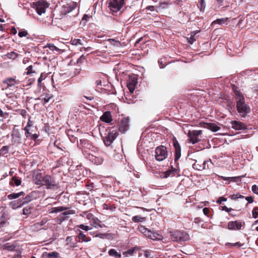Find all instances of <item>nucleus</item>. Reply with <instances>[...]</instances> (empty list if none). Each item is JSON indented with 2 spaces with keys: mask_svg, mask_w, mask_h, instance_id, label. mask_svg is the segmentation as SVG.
Wrapping results in <instances>:
<instances>
[{
  "mask_svg": "<svg viewBox=\"0 0 258 258\" xmlns=\"http://www.w3.org/2000/svg\"><path fill=\"white\" fill-rule=\"evenodd\" d=\"M236 108L239 115L241 117H245L250 111L249 106L245 102L244 97H241L239 100L236 101Z\"/></svg>",
  "mask_w": 258,
  "mask_h": 258,
  "instance_id": "1",
  "label": "nucleus"
},
{
  "mask_svg": "<svg viewBox=\"0 0 258 258\" xmlns=\"http://www.w3.org/2000/svg\"><path fill=\"white\" fill-rule=\"evenodd\" d=\"M170 237L172 241L179 242L185 241L189 239V235L186 232L180 231L171 232Z\"/></svg>",
  "mask_w": 258,
  "mask_h": 258,
  "instance_id": "2",
  "label": "nucleus"
},
{
  "mask_svg": "<svg viewBox=\"0 0 258 258\" xmlns=\"http://www.w3.org/2000/svg\"><path fill=\"white\" fill-rule=\"evenodd\" d=\"M43 186L47 189H55L58 187V182L50 175H45L42 177Z\"/></svg>",
  "mask_w": 258,
  "mask_h": 258,
  "instance_id": "3",
  "label": "nucleus"
},
{
  "mask_svg": "<svg viewBox=\"0 0 258 258\" xmlns=\"http://www.w3.org/2000/svg\"><path fill=\"white\" fill-rule=\"evenodd\" d=\"M155 157L156 160L162 161L165 160L168 156V152L166 147L161 145L157 147L155 149Z\"/></svg>",
  "mask_w": 258,
  "mask_h": 258,
  "instance_id": "4",
  "label": "nucleus"
},
{
  "mask_svg": "<svg viewBox=\"0 0 258 258\" xmlns=\"http://www.w3.org/2000/svg\"><path fill=\"white\" fill-rule=\"evenodd\" d=\"M77 6V3L72 1H62L61 13L63 15H66L74 10Z\"/></svg>",
  "mask_w": 258,
  "mask_h": 258,
  "instance_id": "5",
  "label": "nucleus"
},
{
  "mask_svg": "<svg viewBox=\"0 0 258 258\" xmlns=\"http://www.w3.org/2000/svg\"><path fill=\"white\" fill-rule=\"evenodd\" d=\"M202 131L201 130H194L189 131L187 136L189 138V142L192 144H195L201 141L202 138Z\"/></svg>",
  "mask_w": 258,
  "mask_h": 258,
  "instance_id": "6",
  "label": "nucleus"
},
{
  "mask_svg": "<svg viewBox=\"0 0 258 258\" xmlns=\"http://www.w3.org/2000/svg\"><path fill=\"white\" fill-rule=\"evenodd\" d=\"M93 151L86 150L83 151V153L88 160L95 164H101L103 162V159L94 155L92 152Z\"/></svg>",
  "mask_w": 258,
  "mask_h": 258,
  "instance_id": "7",
  "label": "nucleus"
},
{
  "mask_svg": "<svg viewBox=\"0 0 258 258\" xmlns=\"http://www.w3.org/2000/svg\"><path fill=\"white\" fill-rule=\"evenodd\" d=\"M34 8L35 9L36 12L39 15L45 13L46 9L49 6V4L44 1H39L34 3Z\"/></svg>",
  "mask_w": 258,
  "mask_h": 258,
  "instance_id": "8",
  "label": "nucleus"
},
{
  "mask_svg": "<svg viewBox=\"0 0 258 258\" xmlns=\"http://www.w3.org/2000/svg\"><path fill=\"white\" fill-rule=\"evenodd\" d=\"M124 3V0H110L109 7L113 12H117L122 8Z\"/></svg>",
  "mask_w": 258,
  "mask_h": 258,
  "instance_id": "9",
  "label": "nucleus"
},
{
  "mask_svg": "<svg viewBox=\"0 0 258 258\" xmlns=\"http://www.w3.org/2000/svg\"><path fill=\"white\" fill-rule=\"evenodd\" d=\"M141 231L147 237L153 239V240H160L161 239V235L157 234V233H154L149 230L148 229L145 228L144 226H142L140 228Z\"/></svg>",
  "mask_w": 258,
  "mask_h": 258,
  "instance_id": "10",
  "label": "nucleus"
},
{
  "mask_svg": "<svg viewBox=\"0 0 258 258\" xmlns=\"http://www.w3.org/2000/svg\"><path fill=\"white\" fill-rule=\"evenodd\" d=\"M130 119L128 117H124L120 120L118 130L121 133H125L130 128Z\"/></svg>",
  "mask_w": 258,
  "mask_h": 258,
  "instance_id": "11",
  "label": "nucleus"
},
{
  "mask_svg": "<svg viewBox=\"0 0 258 258\" xmlns=\"http://www.w3.org/2000/svg\"><path fill=\"white\" fill-rule=\"evenodd\" d=\"M118 133L116 132L112 131L108 134V135L104 137V142L106 146H109L111 144L113 141L115 139Z\"/></svg>",
  "mask_w": 258,
  "mask_h": 258,
  "instance_id": "12",
  "label": "nucleus"
},
{
  "mask_svg": "<svg viewBox=\"0 0 258 258\" xmlns=\"http://www.w3.org/2000/svg\"><path fill=\"white\" fill-rule=\"evenodd\" d=\"M12 142L13 144L21 143V134L18 129L13 128L12 133L11 134Z\"/></svg>",
  "mask_w": 258,
  "mask_h": 258,
  "instance_id": "13",
  "label": "nucleus"
},
{
  "mask_svg": "<svg viewBox=\"0 0 258 258\" xmlns=\"http://www.w3.org/2000/svg\"><path fill=\"white\" fill-rule=\"evenodd\" d=\"M173 145L175 149V161H177L181 156V148L179 144L175 138L173 139Z\"/></svg>",
  "mask_w": 258,
  "mask_h": 258,
  "instance_id": "14",
  "label": "nucleus"
},
{
  "mask_svg": "<svg viewBox=\"0 0 258 258\" xmlns=\"http://www.w3.org/2000/svg\"><path fill=\"white\" fill-rule=\"evenodd\" d=\"M37 197V192L33 191L28 194L25 198L21 199L22 204L23 205L27 204L32 201L33 200L35 199Z\"/></svg>",
  "mask_w": 258,
  "mask_h": 258,
  "instance_id": "15",
  "label": "nucleus"
},
{
  "mask_svg": "<svg viewBox=\"0 0 258 258\" xmlns=\"http://www.w3.org/2000/svg\"><path fill=\"white\" fill-rule=\"evenodd\" d=\"M231 123L232 128L235 130L239 131L246 129V125L239 121L234 120L231 121Z\"/></svg>",
  "mask_w": 258,
  "mask_h": 258,
  "instance_id": "16",
  "label": "nucleus"
},
{
  "mask_svg": "<svg viewBox=\"0 0 258 258\" xmlns=\"http://www.w3.org/2000/svg\"><path fill=\"white\" fill-rule=\"evenodd\" d=\"M228 229L230 230H240L241 229L242 224L240 222L236 221H230L228 224Z\"/></svg>",
  "mask_w": 258,
  "mask_h": 258,
  "instance_id": "17",
  "label": "nucleus"
},
{
  "mask_svg": "<svg viewBox=\"0 0 258 258\" xmlns=\"http://www.w3.org/2000/svg\"><path fill=\"white\" fill-rule=\"evenodd\" d=\"M59 253L56 251L44 252L42 253L41 258H59Z\"/></svg>",
  "mask_w": 258,
  "mask_h": 258,
  "instance_id": "18",
  "label": "nucleus"
},
{
  "mask_svg": "<svg viewBox=\"0 0 258 258\" xmlns=\"http://www.w3.org/2000/svg\"><path fill=\"white\" fill-rule=\"evenodd\" d=\"M100 119L103 122L110 123L112 120L110 112L109 111L105 112L100 117Z\"/></svg>",
  "mask_w": 258,
  "mask_h": 258,
  "instance_id": "19",
  "label": "nucleus"
},
{
  "mask_svg": "<svg viewBox=\"0 0 258 258\" xmlns=\"http://www.w3.org/2000/svg\"><path fill=\"white\" fill-rule=\"evenodd\" d=\"M246 92V95L248 96V98H256L258 96V87L249 89Z\"/></svg>",
  "mask_w": 258,
  "mask_h": 258,
  "instance_id": "20",
  "label": "nucleus"
},
{
  "mask_svg": "<svg viewBox=\"0 0 258 258\" xmlns=\"http://www.w3.org/2000/svg\"><path fill=\"white\" fill-rule=\"evenodd\" d=\"M22 182L21 179L16 176L12 177L11 180L10 181V184L13 186H18L21 185Z\"/></svg>",
  "mask_w": 258,
  "mask_h": 258,
  "instance_id": "21",
  "label": "nucleus"
},
{
  "mask_svg": "<svg viewBox=\"0 0 258 258\" xmlns=\"http://www.w3.org/2000/svg\"><path fill=\"white\" fill-rule=\"evenodd\" d=\"M17 245L14 243H7L2 246L3 250H7L9 251H14L16 250Z\"/></svg>",
  "mask_w": 258,
  "mask_h": 258,
  "instance_id": "22",
  "label": "nucleus"
},
{
  "mask_svg": "<svg viewBox=\"0 0 258 258\" xmlns=\"http://www.w3.org/2000/svg\"><path fill=\"white\" fill-rule=\"evenodd\" d=\"M9 205L13 209H16L23 206L21 199L10 202Z\"/></svg>",
  "mask_w": 258,
  "mask_h": 258,
  "instance_id": "23",
  "label": "nucleus"
},
{
  "mask_svg": "<svg viewBox=\"0 0 258 258\" xmlns=\"http://www.w3.org/2000/svg\"><path fill=\"white\" fill-rule=\"evenodd\" d=\"M78 236L79 240L81 242H88L91 240V238L86 237V235L81 231H79Z\"/></svg>",
  "mask_w": 258,
  "mask_h": 258,
  "instance_id": "24",
  "label": "nucleus"
},
{
  "mask_svg": "<svg viewBox=\"0 0 258 258\" xmlns=\"http://www.w3.org/2000/svg\"><path fill=\"white\" fill-rule=\"evenodd\" d=\"M107 41H108L112 46L115 47L119 48L121 46L120 42L118 40H116V39L110 38L108 39Z\"/></svg>",
  "mask_w": 258,
  "mask_h": 258,
  "instance_id": "25",
  "label": "nucleus"
},
{
  "mask_svg": "<svg viewBox=\"0 0 258 258\" xmlns=\"http://www.w3.org/2000/svg\"><path fill=\"white\" fill-rule=\"evenodd\" d=\"M24 194L25 192L24 191H20L18 193H12L8 196V199L10 200L16 199L22 196H24Z\"/></svg>",
  "mask_w": 258,
  "mask_h": 258,
  "instance_id": "26",
  "label": "nucleus"
},
{
  "mask_svg": "<svg viewBox=\"0 0 258 258\" xmlns=\"http://www.w3.org/2000/svg\"><path fill=\"white\" fill-rule=\"evenodd\" d=\"M212 164L211 161H205L202 166H200V168L196 167V169L199 170H202L204 169H209L210 165Z\"/></svg>",
  "mask_w": 258,
  "mask_h": 258,
  "instance_id": "27",
  "label": "nucleus"
},
{
  "mask_svg": "<svg viewBox=\"0 0 258 258\" xmlns=\"http://www.w3.org/2000/svg\"><path fill=\"white\" fill-rule=\"evenodd\" d=\"M69 209L68 207H63V206H60L57 207H53L51 209V212L52 213H56L58 212H62L64 211H66L67 210Z\"/></svg>",
  "mask_w": 258,
  "mask_h": 258,
  "instance_id": "28",
  "label": "nucleus"
},
{
  "mask_svg": "<svg viewBox=\"0 0 258 258\" xmlns=\"http://www.w3.org/2000/svg\"><path fill=\"white\" fill-rule=\"evenodd\" d=\"M228 20L227 18H221V19H218L215 21H214L212 24L211 26L214 27L215 25L216 24H219V25H222L223 24L226 23Z\"/></svg>",
  "mask_w": 258,
  "mask_h": 258,
  "instance_id": "29",
  "label": "nucleus"
},
{
  "mask_svg": "<svg viewBox=\"0 0 258 258\" xmlns=\"http://www.w3.org/2000/svg\"><path fill=\"white\" fill-rule=\"evenodd\" d=\"M108 254L110 256H115L117 258L121 257V254L118 253L115 249H110L108 251Z\"/></svg>",
  "mask_w": 258,
  "mask_h": 258,
  "instance_id": "30",
  "label": "nucleus"
},
{
  "mask_svg": "<svg viewBox=\"0 0 258 258\" xmlns=\"http://www.w3.org/2000/svg\"><path fill=\"white\" fill-rule=\"evenodd\" d=\"M136 85V82H134L133 80H132V82H131L130 81H128L127 83V88L128 90H130V92L131 93H133L134 91Z\"/></svg>",
  "mask_w": 258,
  "mask_h": 258,
  "instance_id": "31",
  "label": "nucleus"
},
{
  "mask_svg": "<svg viewBox=\"0 0 258 258\" xmlns=\"http://www.w3.org/2000/svg\"><path fill=\"white\" fill-rule=\"evenodd\" d=\"M6 55L8 58L14 60L19 56V54L14 51H12L8 53Z\"/></svg>",
  "mask_w": 258,
  "mask_h": 258,
  "instance_id": "32",
  "label": "nucleus"
},
{
  "mask_svg": "<svg viewBox=\"0 0 258 258\" xmlns=\"http://www.w3.org/2000/svg\"><path fill=\"white\" fill-rule=\"evenodd\" d=\"M208 128L214 132H217L220 128V127L214 123H210L208 124Z\"/></svg>",
  "mask_w": 258,
  "mask_h": 258,
  "instance_id": "33",
  "label": "nucleus"
},
{
  "mask_svg": "<svg viewBox=\"0 0 258 258\" xmlns=\"http://www.w3.org/2000/svg\"><path fill=\"white\" fill-rule=\"evenodd\" d=\"M16 81L14 79L10 78L4 81V83L7 84L8 86L12 87L14 86V83Z\"/></svg>",
  "mask_w": 258,
  "mask_h": 258,
  "instance_id": "34",
  "label": "nucleus"
},
{
  "mask_svg": "<svg viewBox=\"0 0 258 258\" xmlns=\"http://www.w3.org/2000/svg\"><path fill=\"white\" fill-rule=\"evenodd\" d=\"M71 43L74 45H82L84 44L83 43V41L81 39H74L71 40Z\"/></svg>",
  "mask_w": 258,
  "mask_h": 258,
  "instance_id": "35",
  "label": "nucleus"
},
{
  "mask_svg": "<svg viewBox=\"0 0 258 258\" xmlns=\"http://www.w3.org/2000/svg\"><path fill=\"white\" fill-rule=\"evenodd\" d=\"M75 213V211L74 210H68L62 213H61V216H65L66 218L67 219L68 218V215H73Z\"/></svg>",
  "mask_w": 258,
  "mask_h": 258,
  "instance_id": "36",
  "label": "nucleus"
},
{
  "mask_svg": "<svg viewBox=\"0 0 258 258\" xmlns=\"http://www.w3.org/2000/svg\"><path fill=\"white\" fill-rule=\"evenodd\" d=\"M144 218L141 216H135L132 218V220L134 222H142L144 221Z\"/></svg>",
  "mask_w": 258,
  "mask_h": 258,
  "instance_id": "37",
  "label": "nucleus"
},
{
  "mask_svg": "<svg viewBox=\"0 0 258 258\" xmlns=\"http://www.w3.org/2000/svg\"><path fill=\"white\" fill-rule=\"evenodd\" d=\"M45 47L48 48L50 49V50L52 51H58L59 49L58 48L56 47L52 43H48L46 45Z\"/></svg>",
  "mask_w": 258,
  "mask_h": 258,
  "instance_id": "38",
  "label": "nucleus"
},
{
  "mask_svg": "<svg viewBox=\"0 0 258 258\" xmlns=\"http://www.w3.org/2000/svg\"><path fill=\"white\" fill-rule=\"evenodd\" d=\"M135 251V248H132L131 249H130L127 250L126 251H125L123 252V255H124L126 257L129 256L130 255H132L133 254Z\"/></svg>",
  "mask_w": 258,
  "mask_h": 258,
  "instance_id": "39",
  "label": "nucleus"
},
{
  "mask_svg": "<svg viewBox=\"0 0 258 258\" xmlns=\"http://www.w3.org/2000/svg\"><path fill=\"white\" fill-rule=\"evenodd\" d=\"M47 222V220L45 219H43L41 222L36 223L33 225V227L35 228H38L44 225Z\"/></svg>",
  "mask_w": 258,
  "mask_h": 258,
  "instance_id": "40",
  "label": "nucleus"
},
{
  "mask_svg": "<svg viewBox=\"0 0 258 258\" xmlns=\"http://www.w3.org/2000/svg\"><path fill=\"white\" fill-rule=\"evenodd\" d=\"M93 222L94 224V227L95 228L100 227L102 228V226L100 224V221L97 218H93Z\"/></svg>",
  "mask_w": 258,
  "mask_h": 258,
  "instance_id": "41",
  "label": "nucleus"
},
{
  "mask_svg": "<svg viewBox=\"0 0 258 258\" xmlns=\"http://www.w3.org/2000/svg\"><path fill=\"white\" fill-rule=\"evenodd\" d=\"M234 94L236 96V101L237 100H239L241 99V97H244L243 95L241 94V93L237 90L234 91Z\"/></svg>",
  "mask_w": 258,
  "mask_h": 258,
  "instance_id": "42",
  "label": "nucleus"
},
{
  "mask_svg": "<svg viewBox=\"0 0 258 258\" xmlns=\"http://www.w3.org/2000/svg\"><path fill=\"white\" fill-rule=\"evenodd\" d=\"M46 77V74L42 73L41 74V75L40 77L38 79V85L40 86L41 82L45 79V78Z\"/></svg>",
  "mask_w": 258,
  "mask_h": 258,
  "instance_id": "43",
  "label": "nucleus"
},
{
  "mask_svg": "<svg viewBox=\"0 0 258 258\" xmlns=\"http://www.w3.org/2000/svg\"><path fill=\"white\" fill-rule=\"evenodd\" d=\"M34 180L36 184L43 186V183L42 182V177L38 178L37 177H36Z\"/></svg>",
  "mask_w": 258,
  "mask_h": 258,
  "instance_id": "44",
  "label": "nucleus"
},
{
  "mask_svg": "<svg viewBox=\"0 0 258 258\" xmlns=\"http://www.w3.org/2000/svg\"><path fill=\"white\" fill-rule=\"evenodd\" d=\"M173 174V171L172 170H168L165 172H164L163 173H162V177L163 178H167L168 177L170 176V175H172V176H173L172 175Z\"/></svg>",
  "mask_w": 258,
  "mask_h": 258,
  "instance_id": "45",
  "label": "nucleus"
},
{
  "mask_svg": "<svg viewBox=\"0 0 258 258\" xmlns=\"http://www.w3.org/2000/svg\"><path fill=\"white\" fill-rule=\"evenodd\" d=\"M230 198L232 200H234L238 199L239 198L243 199V198H244V196L240 195L239 194H233V195H231Z\"/></svg>",
  "mask_w": 258,
  "mask_h": 258,
  "instance_id": "46",
  "label": "nucleus"
},
{
  "mask_svg": "<svg viewBox=\"0 0 258 258\" xmlns=\"http://www.w3.org/2000/svg\"><path fill=\"white\" fill-rule=\"evenodd\" d=\"M252 216L254 218H256L258 216V208L255 207L252 211Z\"/></svg>",
  "mask_w": 258,
  "mask_h": 258,
  "instance_id": "47",
  "label": "nucleus"
},
{
  "mask_svg": "<svg viewBox=\"0 0 258 258\" xmlns=\"http://www.w3.org/2000/svg\"><path fill=\"white\" fill-rule=\"evenodd\" d=\"M83 214H85L86 217L88 220L93 219V218H94V216H93V215L92 214L88 213L87 211L83 212Z\"/></svg>",
  "mask_w": 258,
  "mask_h": 258,
  "instance_id": "48",
  "label": "nucleus"
},
{
  "mask_svg": "<svg viewBox=\"0 0 258 258\" xmlns=\"http://www.w3.org/2000/svg\"><path fill=\"white\" fill-rule=\"evenodd\" d=\"M78 227L80 229H81L82 230H85L86 231H88V230L91 229V228H90L88 226L85 225L84 224H81V225H79Z\"/></svg>",
  "mask_w": 258,
  "mask_h": 258,
  "instance_id": "49",
  "label": "nucleus"
},
{
  "mask_svg": "<svg viewBox=\"0 0 258 258\" xmlns=\"http://www.w3.org/2000/svg\"><path fill=\"white\" fill-rule=\"evenodd\" d=\"M31 213V209L30 208H28L27 207H25L23 210V214L24 215H27Z\"/></svg>",
  "mask_w": 258,
  "mask_h": 258,
  "instance_id": "50",
  "label": "nucleus"
},
{
  "mask_svg": "<svg viewBox=\"0 0 258 258\" xmlns=\"http://www.w3.org/2000/svg\"><path fill=\"white\" fill-rule=\"evenodd\" d=\"M32 69H33L32 66H30L28 67H27V68L26 69L27 71V72H26V74L27 75H29V74H30L31 73H34L35 72L33 71Z\"/></svg>",
  "mask_w": 258,
  "mask_h": 258,
  "instance_id": "51",
  "label": "nucleus"
},
{
  "mask_svg": "<svg viewBox=\"0 0 258 258\" xmlns=\"http://www.w3.org/2000/svg\"><path fill=\"white\" fill-rule=\"evenodd\" d=\"M252 191L256 195H258V186L256 185H253L251 187Z\"/></svg>",
  "mask_w": 258,
  "mask_h": 258,
  "instance_id": "52",
  "label": "nucleus"
},
{
  "mask_svg": "<svg viewBox=\"0 0 258 258\" xmlns=\"http://www.w3.org/2000/svg\"><path fill=\"white\" fill-rule=\"evenodd\" d=\"M24 130L25 131V135L26 137L27 138H30L32 134L30 133L29 129L27 128V127H25Z\"/></svg>",
  "mask_w": 258,
  "mask_h": 258,
  "instance_id": "53",
  "label": "nucleus"
},
{
  "mask_svg": "<svg viewBox=\"0 0 258 258\" xmlns=\"http://www.w3.org/2000/svg\"><path fill=\"white\" fill-rule=\"evenodd\" d=\"M227 244L228 245H230L233 246H237V247H240V246L243 245V244L240 243L239 242H237L234 243H228Z\"/></svg>",
  "mask_w": 258,
  "mask_h": 258,
  "instance_id": "54",
  "label": "nucleus"
},
{
  "mask_svg": "<svg viewBox=\"0 0 258 258\" xmlns=\"http://www.w3.org/2000/svg\"><path fill=\"white\" fill-rule=\"evenodd\" d=\"M28 34L26 31H22L19 32L18 35L20 37H23L26 36Z\"/></svg>",
  "mask_w": 258,
  "mask_h": 258,
  "instance_id": "55",
  "label": "nucleus"
},
{
  "mask_svg": "<svg viewBox=\"0 0 258 258\" xmlns=\"http://www.w3.org/2000/svg\"><path fill=\"white\" fill-rule=\"evenodd\" d=\"M226 201H227L226 198H225L223 197H221L218 199L217 203L219 204H221L223 202H226Z\"/></svg>",
  "mask_w": 258,
  "mask_h": 258,
  "instance_id": "56",
  "label": "nucleus"
},
{
  "mask_svg": "<svg viewBox=\"0 0 258 258\" xmlns=\"http://www.w3.org/2000/svg\"><path fill=\"white\" fill-rule=\"evenodd\" d=\"M95 237L104 239L107 237V235L104 233H98L96 235Z\"/></svg>",
  "mask_w": 258,
  "mask_h": 258,
  "instance_id": "57",
  "label": "nucleus"
},
{
  "mask_svg": "<svg viewBox=\"0 0 258 258\" xmlns=\"http://www.w3.org/2000/svg\"><path fill=\"white\" fill-rule=\"evenodd\" d=\"M144 255L146 258H153V256L151 255V252L148 250L145 251Z\"/></svg>",
  "mask_w": 258,
  "mask_h": 258,
  "instance_id": "58",
  "label": "nucleus"
},
{
  "mask_svg": "<svg viewBox=\"0 0 258 258\" xmlns=\"http://www.w3.org/2000/svg\"><path fill=\"white\" fill-rule=\"evenodd\" d=\"M86 59L85 56L84 55H82L77 60L78 63H81L82 62L83 60Z\"/></svg>",
  "mask_w": 258,
  "mask_h": 258,
  "instance_id": "59",
  "label": "nucleus"
},
{
  "mask_svg": "<svg viewBox=\"0 0 258 258\" xmlns=\"http://www.w3.org/2000/svg\"><path fill=\"white\" fill-rule=\"evenodd\" d=\"M196 40V38L193 36H190V37L188 38V42L191 44H193Z\"/></svg>",
  "mask_w": 258,
  "mask_h": 258,
  "instance_id": "60",
  "label": "nucleus"
},
{
  "mask_svg": "<svg viewBox=\"0 0 258 258\" xmlns=\"http://www.w3.org/2000/svg\"><path fill=\"white\" fill-rule=\"evenodd\" d=\"M9 147L7 146H3L1 149V151L4 152L5 154L8 152Z\"/></svg>",
  "mask_w": 258,
  "mask_h": 258,
  "instance_id": "61",
  "label": "nucleus"
},
{
  "mask_svg": "<svg viewBox=\"0 0 258 258\" xmlns=\"http://www.w3.org/2000/svg\"><path fill=\"white\" fill-rule=\"evenodd\" d=\"M7 222V220L4 219L3 218H0V226H4V225L6 224Z\"/></svg>",
  "mask_w": 258,
  "mask_h": 258,
  "instance_id": "62",
  "label": "nucleus"
},
{
  "mask_svg": "<svg viewBox=\"0 0 258 258\" xmlns=\"http://www.w3.org/2000/svg\"><path fill=\"white\" fill-rule=\"evenodd\" d=\"M245 200L248 202V203L250 204L253 202V199L252 197H247Z\"/></svg>",
  "mask_w": 258,
  "mask_h": 258,
  "instance_id": "63",
  "label": "nucleus"
},
{
  "mask_svg": "<svg viewBox=\"0 0 258 258\" xmlns=\"http://www.w3.org/2000/svg\"><path fill=\"white\" fill-rule=\"evenodd\" d=\"M51 97H47L46 96L45 98H43V104H44L46 103H47L49 101Z\"/></svg>",
  "mask_w": 258,
  "mask_h": 258,
  "instance_id": "64",
  "label": "nucleus"
}]
</instances>
